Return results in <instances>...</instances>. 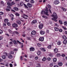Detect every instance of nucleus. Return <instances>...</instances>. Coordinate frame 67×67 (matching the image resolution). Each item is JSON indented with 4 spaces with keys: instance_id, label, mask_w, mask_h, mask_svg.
I'll return each mask as SVG.
<instances>
[{
    "instance_id": "1",
    "label": "nucleus",
    "mask_w": 67,
    "mask_h": 67,
    "mask_svg": "<svg viewBox=\"0 0 67 67\" xmlns=\"http://www.w3.org/2000/svg\"><path fill=\"white\" fill-rule=\"evenodd\" d=\"M52 16L53 18H52V20H53V21L55 22L57 21V20H56V19H57V15L56 13H53V15H52Z\"/></svg>"
},
{
    "instance_id": "2",
    "label": "nucleus",
    "mask_w": 67,
    "mask_h": 67,
    "mask_svg": "<svg viewBox=\"0 0 67 67\" xmlns=\"http://www.w3.org/2000/svg\"><path fill=\"white\" fill-rule=\"evenodd\" d=\"M44 13V14H46V15H48V8H47V7L46 8V9L44 11H42L41 14H43Z\"/></svg>"
},
{
    "instance_id": "3",
    "label": "nucleus",
    "mask_w": 67,
    "mask_h": 67,
    "mask_svg": "<svg viewBox=\"0 0 67 67\" xmlns=\"http://www.w3.org/2000/svg\"><path fill=\"white\" fill-rule=\"evenodd\" d=\"M43 27V24H39V28L40 29H42Z\"/></svg>"
},
{
    "instance_id": "4",
    "label": "nucleus",
    "mask_w": 67,
    "mask_h": 67,
    "mask_svg": "<svg viewBox=\"0 0 67 67\" xmlns=\"http://www.w3.org/2000/svg\"><path fill=\"white\" fill-rule=\"evenodd\" d=\"M37 23V21L36 20H34L32 21L31 22V24L32 25H33V24H35V23Z\"/></svg>"
},
{
    "instance_id": "5",
    "label": "nucleus",
    "mask_w": 67,
    "mask_h": 67,
    "mask_svg": "<svg viewBox=\"0 0 67 67\" xmlns=\"http://www.w3.org/2000/svg\"><path fill=\"white\" fill-rule=\"evenodd\" d=\"M12 26L14 27H17L18 26V25L16 23H14L13 24Z\"/></svg>"
},
{
    "instance_id": "6",
    "label": "nucleus",
    "mask_w": 67,
    "mask_h": 67,
    "mask_svg": "<svg viewBox=\"0 0 67 67\" xmlns=\"http://www.w3.org/2000/svg\"><path fill=\"white\" fill-rule=\"evenodd\" d=\"M54 3L55 4H58L59 3V2L58 0L55 1L54 2Z\"/></svg>"
},
{
    "instance_id": "7",
    "label": "nucleus",
    "mask_w": 67,
    "mask_h": 67,
    "mask_svg": "<svg viewBox=\"0 0 67 67\" xmlns=\"http://www.w3.org/2000/svg\"><path fill=\"white\" fill-rule=\"evenodd\" d=\"M44 37H40L39 39V40L40 41H41V42H43L44 41Z\"/></svg>"
},
{
    "instance_id": "8",
    "label": "nucleus",
    "mask_w": 67,
    "mask_h": 67,
    "mask_svg": "<svg viewBox=\"0 0 67 67\" xmlns=\"http://www.w3.org/2000/svg\"><path fill=\"white\" fill-rule=\"evenodd\" d=\"M30 51H35V48L33 47H31L30 48Z\"/></svg>"
},
{
    "instance_id": "9",
    "label": "nucleus",
    "mask_w": 67,
    "mask_h": 67,
    "mask_svg": "<svg viewBox=\"0 0 67 67\" xmlns=\"http://www.w3.org/2000/svg\"><path fill=\"white\" fill-rule=\"evenodd\" d=\"M27 6L30 8H31L32 7V5L30 3H28L27 4Z\"/></svg>"
},
{
    "instance_id": "10",
    "label": "nucleus",
    "mask_w": 67,
    "mask_h": 67,
    "mask_svg": "<svg viewBox=\"0 0 67 67\" xmlns=\"http://www.w3.org/2000/svg\"><path fill=\"white\" fill-rule=\"evenodd\" d=\"M40 50L43 51V52H45L46 51V50L45 49L43 48H40Z\"/></svg>"
},
{
    "instance_id": "11",
    "label": "nucleus",
    "mask_w": 67,
    "mask_h": 67,
    "mask_svg": "<svg viewBox=\"0 0 67 67\" xmlns=\"http://www.w3.org/2000/svg\"><path fill=\"white\" fill-rule=\"evenodd\" d=\"M40 33L41 35H44L45 34V31L41 30L40 31Z\"/></svg>"
},
{
    "instance_id": "12",
    "label": "nucleus",
    "mask_w": 67,
    "mask_h": 67,
    "mask_svg": "<svg viewBox=\"0 0 67 67\" xmlns=\"http://www.w3.org/2000/svg\"><path fill=\"white\" fill-rule=\"evenodd\" d=\"M31 34L32 35H35L36 34V31H33L31 32Z\"/></svg>"
},
{
    "instance_id": "13",
    "label": "nucleus",
    "mask_w": 67,
    "mask_h": 67,
    "mask_svg": "<svg viewBox=\"0 0 67 67\" xmlns=\"http://www.w3.org/2000/svg\"><path fill=\"white\" fill-rule=\"evenodd\" d=\"M16 22L17 23V24H21V21L20 20H17Z\"/></svg>"
},
{
    "instance_id": "14",
    "label": "nucleus",
    "mask_w": 67,
    "mask_h": 67,
    "mask_svg": "<svg viewBox=\"0 0 67 67\" xmlns=\"http://www.w3.org/2000/svg\"><path fill=\"white\" fill-rule=\"evenodd\" d=\"M54 52L55 53H58V49L57 48H55L54 50Z\"/></svg>"
},
{
    "instance_id": "15",
    "label": "nucleus",
    "mask_w": 67,
    "mask_h": 67,
    "mask_svg": "<svg viewBox=\"0 0 67 67\" xmlns=\"http://www.w3.org/2000/svg\"><path fill=\"white\" fill-rule=\"evenodd\" d=\"M13 9L15 10V11H18L19 10V8L16 7H14Z\"/></svg>"
},
{
    "instance_id": "16",
    "label": "nucleus",
    "mask_w": 67,
    "mask_h": 67,
    "mask_svg": "<svg viewBox=\"0 0 67 67\" xmlns=\"http://www.w3.org/2000/svg\"><path fill=\"white\" fill-rule=\"evenodd\" d=\"M57 44L58 45H61V44H62V42H61L59 41L57 43Z\"/></svg>"
},
{
    "instance_id": "17",
    "label": "nucleus",
    "mask_w": 67,
    "mask_h": 67,
    "mask_svg": "<svg viewBox=\"0 0 67 67\" xmlns=\"http://www.w3.org/2000/svg\"><path fill=\"white\" fill-rule=\"evenodd\" d=\"M54 29L55 31H58L59 30V29L58 27H54Z\"/></svg>"
},
{
    "instance_id": "18",
    "label": "nucleus",
    "mask_w": 67,
    "mask_h": 67,
    "mask_svg": "<svg viewBox=\"0 0 67 67\" xmlns=\"http://www.w3.org/2000/svg\"><path fill=\"white\" fill-rule=\"evenodd\" d=\"M67 40H64L63 42V43L65 45L67 44Z\"/></svg>"
},
{
    "instance_id": "19",
    "label": "nucleus",
    "mask_w": 67,
    "mask_h": 67,
    "mask_svg": "<svg viewBox=\"0 0 67 67\" xmlns=\"http://www.w3.org/2000/svg\"><path fill=\"white\" fill-rule=\"evenodd\" d=\"M7 5H10V6H12V4H11V3L10 2H8L7 3Z\"/></svg>"
},
{
    "instance_id": "20",
    "label": "nucleus",
    "mask_w": 67,
    "mask_h": 67,
    "mask_svg": "<svg viewBox=\"0 0 67 67\" xmlns=\"http://www.w3.org/2000/svg\"><path fill=\"white\" fill-rule=\"evenodd\" d=\"M53 61L54 62H56L57 61V59L56 58H54L53 59Z\"/></svg>"
},
{
    "instance_id": "21",
    "label": "nucleus",
    "mask_w": 67,
    "mask_h": 67,
    "mask_svg": "<svg viewBox=\"0 0 67 67\" xmlns=\"http://www.w3.org/2000/svg\"><path fill=\"white\" fill-rule=\"evenodd\" d=\"M42 60V61L44 62V61H45L46 60V58L45 57H44L43 58Z\"/></svg>"
},
{
    "instance_id": "22",
    "label": "nucleus",
    "mask_w": 67,
    "mask_h": 67,
    "mask_svg": "<svg viewBox=\"0 0 67 67\" xmlns=\"http://www.w3.org/2000/svg\"><path fill=\"white\" fill-rule=\"evenodd\" d=\"M13 56L12 55H10L8 57V58H12L13 57Z\"/></svg>"
},
{
    "instance_id": "23",
    "label": "nucleus",
    "mask_w": 67,
    "mask_h": 67,
    "mask_svg": "<svg viewBox=\"0 0 67 67\" xmlns=\"http://www.w3.org/2000/svg\"><path fill=\"white\" fill-rule=\"evenodd\" d=\"M49 66L50 67H52V66H53V63H51L49 64Z\"/></svg>"
},
{
    "instance_id": "24",
    "label": "nucleus",
    "mask_w": 67,
    "mask_h": 67,
    "mask_svg": "<svg viewBox=\"0 0 67 67\" xmlns=\"http://www.w3.org/2000/svg\"><path fill=\"white\" fill-rule=\"evenodd\" d=\"M4 21L6 23H7V22H8V19H5L4 20Z\"/></svg>"
},
{
    "instance_id": "25",
    "label": "nucleus",
    "mask_w": 67,
    "mask_h": 67,
    "mask_svg": "<svg viewBox=\"0 0 67 67\" xmlns=\"http://www.w3.org/2000/svg\"><path fill=\"white\" fill-rule=\"evenodd\" d=\"M47 48L49 49H51L52 48V46L51 45L48 46L47 47Z\"/></svg>"
},
{
    "instance_id": "26",
    "label": "nucleus",
    "mask_w": 67,
    "mask_h": 67,
    "mask_svg": "<svg viewBox=\"0 0 67 67\" xmlns=\"http://www.w3.org/2000/svg\"><path fill=\"white\" fill-rule=\"evenodd\" d=\"M63 38L64 40H66L67 39V37L65 36H63Z\"/></svg>"
},
{
    "instance_id": "27",
    "label": "nucleus",
    "mask_w": 67,
    "mask_h": 67,
    "mask_svg": "<svg viewBox=\"0 0 67 67\" xmlns=\"http://www.w3.org/2000/svg\"><path fill=\"white\" fill-rule=\"evenodd\" d=\"M47 6L49 9H51V6L50 5L48 4V5Z\"/></svg>"
},
{
    "instance_id": "28",
    "label": "nucleus",
    "mask_w": 67,
    "mask_h": 67,
    "mask_svg": "<svg viewBox=\"0 0 67 67\" xmlns=\"http://www.w3.org/2000/svg\"><path fill=\"white\" fill-rule=\"evenodd\" d=\"M37 45L38 47H41L42 46V44L40 43H37Z\"/></svg>"
},
{
    "instance_id": "29",
    "label": "nucleus",
    "mask_w": 67,
    "mask_h": 67,
    "mask_svg": "<svg viewBox=\"0 0 67 67\" xmlns=\"http://www.w3.org/2000/svg\"><path fill=\"white\" fill-rule=\"evenodd\" d=\"M58 64V65H59V66H61L62 65H63V63H59Z\"/></svg>"
},
{
    "instance_id": "30",
    "label": "nucleus",
    "mask_w": 67,
    "mask_h": 67,
    "mask_svg": "<svg viewBox=\"0 0 67 67\" xmlns=\"http://www.w3.org/2000/svg\"><path fill=\"white\" fill-rule=\"evenodd\" d=\"M23 4H24V3L23 2H21L20 3V5L21 6H22L23 5Z\"/></svg>"
},
{
    "instance_id": "31",
    "label": "nucleus",
    "mask_w": 67,
    "mask_h": 67,
    "mask_svg": "<svg viewBox=\"0 0 67 67\" xmlns=\"http://www.w3.org/2000/svg\"><path fill=\"white\" fill-rule=\"evenodd\" d=\"M13 42L14 44H17V42H16V41H15V40H14L13 41Z\"/></svg>"
},
{
    "instance_id": "32",
    "label": "nucleus",
    "mask_w": 67,
    "mask_h": 67,
    "mask_svg": "<svg viewBox=\"0 0 67 67\" xmlns=\"http://www.w3.org/2000/svg\"><path fill=\"white\" fill-rule=\"evenodd\" d=\"M64 24L65 25H66V26H67V22L65 21L64 23Z\"/></svg>"
},
{
    "instance_id": "33",
    "label": "nucleus",
    "mask_w": 67,
    "mask_h": 67,
    "mask_svg": "<svg viewBox=\"0 0 67 67\" xmlns=\"http://www.w3.org/2000/svg\"><path fill=\"white\" fill-rule=\"evenodd\" d=\"M2 57L3 59H5V58H6V57L5 55H3Z\"/></svg>"
},
{
    "instance_id": "34",
    "label": "nucleus",
    "mask_w": 67,
    "mask_h": 67,
    "mask_svg": "<svg viewBox=\"0 0 67 67\" xmlns=\"http://www.w3.org/2000/svg\"><path fill=\"white\" fill-rule=\"evenodd\" d=\"M30 2L31 3H34V1L33 0H31L30 1Z\"/></svg>"
},
{
    "instance_id": "35",
    "label": "nucleus",
    "mask_w": 67,
    "mask_h": 67,
    "mask_svg": "<svg viewBox=\"0 0 67 67\" xmlns=\"http://www.w3.org/2000/svg\"><path fill=\"white\" fill-rule=\"evenodd\" d=\"M38 55H40L41 54V52L40 51H38L37 53Z\"/></svg>"
},
{
    "instance_id": "36",
    "label": "nucleus",
    "mask_w": 67,
    "mask_h": 67,
    "mask_svg": "<svg viewBox=\"0 0 67 67\" xmlns=\"http://www.w3.org/2000/svg\"><path fill=\"white\" fill-rule=\"evenodd\" d=\"M42 17L43 18H44L45 19H47V17L46 16H42Z\"/></svg>"
},
{
    "instance_id": "37",
    "label": "nucleus",
    "mask_w": 67,
    "mask_h": 67,
    "mask_svg": "<svg viewBox=\"0 0 67 67\" xmlns=\"http://www.w3.org/2000/svg\"><path fill=\"white\" fill-rule=\"evenodd\" d=\"M15 15L16 16H20V14H18V13H16L15 14Z\"/></svg>"
},
{
    "instance_id": "38",
    "label": "nucleus",
    "mask_w": 67,
    "mask_h": 67,
    "mask_svg": "<svg viewBox=\"0 0 67 67\" xmlns=\"http://www.w3.org/2000/svg\"><path fill=\"white\" fill-rule=\"evenodd\" d=\"M62 9L63 10V11H66V10H67L66 9H65V8H62Z\"/></svg>"
},
{
    "instance_id": "39",
    "label": "nucleus",
    "mask_w": 67,
    "mask_h": 67,
    "mask_svg": "<svg viewBox=\"0 0 67 67\" xmlns=\"http://www.w3.org/2000/svg\"><path fill=\"white\" fill-rule=\"evenodd\" d=\"M55 25L56 26H57L58 27H59V25H58V24L57 23H55Z\"/></svg>"
},
{
    "instance_id": "40",
    "label": "nucleus",
    "mask_w": 67,
    "mask_h": 67,
    "mask_svg": "<svg viewBox=\"0 0 67 67\" xmlns=\"http://www.w3.org/2000/svg\"><path fill=\"white\" fill-rule=\"evenodd\" d=\"M10 16L12 18H13V17H14V15H13V14H10Z\"/></svg>"
},
{
    "instance_id": "41",
    "label": "nucleus",
    "mask_w": 67,
    "mask_h": 67,
    "mask_svg": "<svg viewBox=\"0 0 67 67\" xmlns=\"http://www.w3.org/2000/svg\"><path fill=\"white\" fill-rule=\"evenodd\" d=\"M5 10L7 11H10V10L9 8H6Z\"/></svg>"
},
{
    "instance_id": "42",
    "label": "nucleus",
    "mask_w": 67,
    "mask_h": 67,
    "mask_svg": "<svg viewBox=\"0 0 67 67\" xmlns=\"http://www.w3.org/2000/svg\"><path fill=\"white\" fill-rule=\"evenodd\" d=\"M60 55H61L59 53L57 54V56H58V57L60 56Z\"/></svg>"
},
{
    "instance_id": "43",
    "label": "nucleus",
    "mask_w": 67,
    "mask_h": 67,
    "mask_svg": "<svg viewBox=\"0 0 67 67\" xmlns=\"http://www.w3.org/2000/svg\"><path fill=\"white\" fill-rule=\"evenodd\" d=\"M59 23H60L61 24H63V23H62V21L61 20H59Z\"/></svg>"
},
{
    "instance_id": "44",
    "label": "nucleus",
    "mask_w": 67,
    "mask_h": 67,
    "mask_svg": "<svg viewBox=\"0 0 67 67\" xmlns=\"http://www.w3.org/2000/svg\"><path fill=\"white\" fill-rule=\"evenodd\" d=\"M7 8H9V9H11V7L9 6H7Z\"/></svg>"
},
{
    "instance_id": "45",
    "label": "nucleus",
    "mask_w": 67,
    "mask_h": 67,
    "mask_svg": "<svg viewBox=\"0 0 67 67\" xmlns=\"http://www.w3.org/2000/svg\"><path fill=\"white\" fill-rule=\"evenodd\" d=\"M8 31L10 33V34H11V33H12V31L11 30H10V29Z\"/></svg>"
},
{
    "instance_id": "46",
    "label": "nucleus",
    "mask_w": 67,
    "mask_h": 67,
    "mask_svg": "<svg viewBox=\"0 0 67 67\" xmlns=\"http://www.w3.org/2000/svg\"><path fill=\"white\" fill-rule=\"evenodd\" d=\"M23 57L22 56H21L20 57V60H22L23 59Z\"/></svg>"
},
{
    "instance_id": "47",
    "label": "nucleus",
    "mask_w": 67,
    "mask_h": 67,
    "mask_svg": "<svg viewBox=\"0 0 67 67\" xmlns=\"http://www.w3.org/2000/svg\"><path fill=\"white\" fill-rule=\"evenodd\" d=\"M3 33V31L1 30H0V34H2Z\"/></svg>"
},
{
    "instance_id": "48",
    "label": "nucleus",
    "mask_w": 67,
    "mask_h": 67,
    "mask_svg": "<svg viewBox=\"0 0 67 67\" xmlns=\"http://www.w3.org/2000/svg\"><path fill=\"white\" fill-rule=\"evenodd\" d=\"M24 5L25 7V8H28V7H27V6L25 5V4H24Z\"/></svg>"
},
{
    "instance_id": "49",
    "label": "nucleus",
    "mask_w": 67,
    "mask_h": 67,
    "mask_svg": "<svg viewBox=\"0 0 67 67\" xmlns=\"http://www.w3.org/2000/svg\"><path fill=\"white\" fill-rule=\"evenodd\" d=\"M3 26H6V23H4L3 24Z\"/></svg>"
},
{
    "instance_id": "50",
    "label": "nucleus",
    "mask_w": 67,
    "mask_h": 67,
    "mask_svg": "<svg viewBox=\"0 0 67 67\" xmlns=\"http://www.w3.org/2000/svg\"><path fill=\"white\" fill-rule=\"evenodd\" d=\"M2 14H3V13L2 12H0V15H2Z\"/></svg>"
},
{
    "instance_id": "51",
    "label": "nucleus",
    "mask_w": 67,
    "mask_h": 67,
    "mask_svg": "<svg viewBox=\"0 0 67 67\" xmlns=\"http://www.w3.org/2000/svg\"><path fill=\"white\" fill-rule=\"evenodd\" d=\"M23 16H26V17H29V16H28L27 15H25V14H23Z\"/></svg>"
},
{
    "instance_id": "52",
    "label": "nucleus",
    "mask_w": 67,
    "mask_h": 67,
    "mask_svg": "<svg viewBox=\"0 0 67 67\" xmlns=\"http://www.w3.org/2000/svg\"><path fill=\"white\" fill-rule=\"evenodd\" d=\"M4 56H7V53H4Z\"/></svg>"
},
{
    "instance_id": "53",
    "label": "nucleus",
    "mask_w": 67,
    "mask_h": 67,
    "mask_svg": "<svg viewBox=\"0 0 67 67\" xmlns=\"http://www.w3.org/2000/svg\"><path fill=\"white\" fill-rule=\"evenodd\" d=\"M51 58H47V60H49V61L51 60Z\"/></svg>"
},
{
    "instance_id": "54",
    "label": "nucleus",
    "mask_w": 67,
    "mask_h": 67,
    "mask_svg": "<svg viewBox=\"0 0 67 67\" xmlns=\"http://www.w3.org/2000/svg\"><path fill=\"white\" fill-rule=\"evenodd\" d=\"M14 32L16 33V34H19V32L17 31H14Z\"/></svg>"
},
{
    "instance_id": "55",
    "label": "nucleus",
    "mask_w": 67,
    "mask_h": 67,
    "mask_svg": "<svg viewBox=\"0 0 67 67\" xmlns=\"http://www.w3.org/2000/svg\"><path fill=\"white\" fill-rule=\"evenodd\" d=\"M37 65H38V66H39V67H41V64L40 63H37Z\"/></svg>"
},
{
    "instance_id": "56",
    "label": "nucleus",
    "mask_w": 67,
    "mask_h": 67,
    "mask_svg": "<svg viewBox=\"0 0 67 67\" xmlns=\"http://www.w3.org/2000/svg\"><path fill=\"white\" fill-rule=\"evenodd\" d=\"M11 4H12V5H13L14 4H15V3H14V2H12Z\"/></svg>"
},
{
    "instance_id": "57",
    "label": "nucleus",
    "mask_w": 67,
    "mask_h": 67,
    "mask_svg": "<svg viewBox=\"0 0 67 67\" xmlns=\"http://www.w3.org/2000/svg\"><path fill=\"white\" fill-rule=\"evenodd\" d=\"M49 30H46V32L47 33H49Z\"/></svg>"
},
{
    "instance_id": "58",
    "label": "nucleus",
    "mask_w": 67,
    "mask_h": 67,
    "mask_svg": "<svg viewBox=\"0 0 67 67\" xmlns=\"http://www.w3.org/2000/svg\"><path fill=\"white\" fill-rule=\"evenodd\" d=\"M11 54H14V52L11 51L10 52Z\"/></svg>"
},
{
    "instance_id": "59",
    "label": "nucleus",
    "mask_w": 67,
    "mask_h": 67,
    "mask_svg": "<svg viewBox=\"0 0 67 67\" xmlns=\"http://www.w3.org/2000/svg\"><path fill=\"white\" fill-rule=\"evenodd\" d=\"M62 57H65V55L64 54H62Z\"/></svg>"
},
{
    "instance_id": "60",
    "label": "nucleus",
    "mask_w": 67,
    "mask_h": 67,
    "mask_svg": "<svg viewBox=\"0 0 67 67\" xmlns=\"http://www.w3.org/2000/svg\"><path fill=\"white\" fill-rule=\"evenodd\" d=\"M10 67H13V65L12 64H10Z\"/></svg>"
},
{
    "instance_id": "61",
    "label": "nucleus",
    "mask_w": 67,
    "mask_h": 67,
    "mask_svg": "<svg viewBox=\"0 0 67 67\" xmlns=\"http://www.w3.org/2000/svg\"><path fill=\"white\" fill-rule=\"evenodd\" d=\"M59 32H62L63 31L62 30V29H59Z\"/></svg>"
},
{
    "instance_id": "62",
    "label": "nucleus",
    "mask_w": 67,
    "mask_h": 67,
    "mask_svg": "<svg viewBox=\"0 0 67 67\" xmlns=\"http://www.w3.org/2000/svg\"><path fill=\"white\" fill-rule=\"evenodd\" d=\"M17 42L18 43H19V44H21V42H20V41H19L18 40H17Z\"/></svg>"
},
{
    "instance_id": "63",
    "label": "nucleus",
    "mask_w": 67,
    "mask_h": 67,
    "mask_svg": "<svg viewBox=\"0 0 67 67\" xmlns=\"http://www.w3.org/2000/svg\"><path fill=\"white\" fill-rule=\"evenodd\" d=\"M1 3L2 4H3V3H4V2L3 1H1Z\"/></svg>"
},
{
    "instance_id": "64",
    "label": "nucleus",
    "mask_w": 67,
    "mask_h": 67,
    "mask_svg": "<svg viewBox=\"0 0 67 67\" xmlns=\"http://www.w3.org/2000/svg\"><path fill=\"white\" fill-rule=\"evenodd\" d=\"M38 59V57H35V59Z\"/></svg>"
}]
</instances>
